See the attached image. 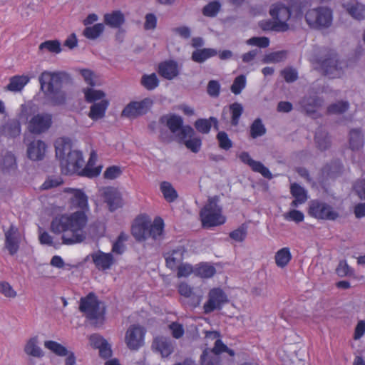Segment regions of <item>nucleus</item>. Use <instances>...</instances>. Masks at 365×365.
<instances>
[{
    "mask_svg": "<svg viewBox=\"0 0 365 365\" xmlns=\"http://www.w3.org/2000/svg\"><path fill=\"white\" fill-rule=\"evenodd\" d=\"M41 90L47 101L53 106L66 103L67 93L63 89L73 84V79L66 72L43 71L38 78Z\"/></svg>",
    "mask_w": 365,
    "mask_h": 365,
    "instance_id": "f257e3e1",
    "label": "nucleus"
},
{
    "mask_svg": "<svg viewBox=\"0 0 365 365\" xmlns=\"http://www.w3.org/2000/svg\"><path fill=\"white\" fill-rule=\"evenodd\" d=\"M88 222V217L84 211H76L69 215H63L54 218L51 224V230L56 234L71 231V236H62L63 244L72 245L80 243L86 239L83 231Z\"/></svg>",
    "mask_w": 365,
    "mask_h": 365,
    "instance_id": "f03ea898",
    "label": "nucleus"
},
{
    "mask_svg": "<svg viewBox=\"0 0 365 365\" xmlns=\"http://www.w3.org/2000/svg\"><path fill=\"white\" fill-rule=\"evenodd\" d=\"M164 223L161 218H156L152 222L145 217L136 218L131 229L135 239L138 242L145 241L152 238L155 241H160L163 236Z\"/></svg>",
    "mask_w": 365,
    "mask_h": 365,
    "instance_id": "7ed1b4c3",
    "label": "nucleus"
},
{
    "mask_svg": "<svg viewBox=\"0 0 365 365\" xmlns=\"http://www.w3.org/2000/svg\"><path fill=\"white\" fill-rule=\"evenodd\" d=\"M316 63L324 76L329 78L341 77L344 73L343 62L337 53L329 48H323L316 57Z\"/></svg>",
    "mask_w": 365,
    "mask_h": 365,
    "instance_id": "20e7f679",
    "label": "nucleus"
},
{
    "mask_svg": "<svg viewBox=\"0 0 365 365\" xmlns=\"http://www.w3.org/2000/svg\"><path fill=\"white\" fill-rule=\"evenodd\" d=\"M79 310L91 322L92 325L98 327L103 324L105 307L93 292L81 298Z\"/></svg>",
    "mask_w": 365,
    "mask_h": 365,
    "instance_id": "39448f33",
    "label": "nucleus"
},
{
    "mask_svg": "<svg viewBox=\"0 0 365 365\" xmlns=\"http://www.w3.org/2000/svg\"><path fill=\"white\" fill-rule=\"evenodd\" d=\"M218 203V196L210 197L207 203L201 209L200 217L204 227H215L225 222V217L222 215V208Z\"/></svg>",
    "mask_w": 365,
    "mask_h": 365,
    "instance_id": "423d86ee",
    "label": "nucleus"
},
{
    "mask_svg": "<svg viewBox=\"0 0 365 365\" xmlns=\"http://www.w3.org/2000/svg\"><path fill=\"white\" fill-rule=\"evenodd\" d=\"M305 20L309 27L312 29H327L332 24L333 12L327 6L311 9L306 12Z\"/></svg>",
    "mask_w": 365,
    "mask_h": 365,
    "instance_id": "0eeeda50",
    "label": "nucleus"
},
{
    "mask_svg": "<svg viewBox=\"0 0 365 365\" xmlns=\"http://www.w3.org/2000/svg\"><path fill=\"white\" fill-rule=\"evenodd\" d=\"M309 214L317 219L327 220H335L339 217V213L331 205L319 200L309 202Z\"/></svg>",
    "mask_w": 365,
    "mask_h": 365,
    "instance_id": "6e6552de",
    "label": "nucleus"
},
{
    "mask_svg": "<svg viewBox=\"0 0 365 365\" xmlns=\"http://www.w3.org/2000/svg\"><path fill=\"white\" fill-rule=\"evenodd\" d=\"M153 104V101L150 98H144L140 101L130 102L123 110L121 116L135 118L148 113Z\"/></svg>",
    "mask_w": 365,
    "mask_h": 365,
    "instance_id": "1a4fd4ad",
    "label": "nucleus"
},
{
    "mask_svg": "<svg viewBox=\"0 0 365 365\" xmlns=\"http://www.w3.org/2000/svg\"><path fill=\"white\" fill-rule=\"evenodd\" d=\"M145 329L137 324L129 327L125 335V342L130 350L136 351L144 344Z\"/></svg>",
    "mask_w": 365,
    "mask_h": 365,
    "instance_id": "9d476101",
    "label": "nucleus"
},
{
    "mask_svg": "<svg viewBox=\"0 0 365 365\" xmlns=\"http://www.w3.org/2000/svg\"><path fill=\"white\" fill-rule=\"evenodd\" d=\"M228 302L227 296L220 288L211 289L208 293V299L203 306L204 313L207 314L215 310H220Z\"/></svg>",
    "mask_w": 365,
    "mask_h": 365,
    "instance_id": "9b49d317",
    "label": "nucleus"
},
{
    "mask_svg": "<svg viewBox=\"0 0 365 365\" xmlns=\"http://www.w3.org/2000/svg\"><path fill=\"white\" fill-rule=\"evenodd\" d=\"M179 143H182L185 147L194 153H197L202 146V139L195 135L194 129L189 125H186L179 134Z\"/></svg>",
    "mask_w": 365,
    "mask_h": 365,
    "instance_id": "f8f14e48",
    "label": "nucleus"
},
{
    "mask_svg": "<svg viewBox=\"0 0 365 365\" xmlns=\"http://www.w3.org/2000/svg\"><path fill=\"white\" fill-rule=\"evenodd\" d=\"M4 247L11 255L16 254L19 250L21 235L19 228L11 224L7 230L4 231Z\"/></svg>",
    "mask_w": 365,
    "mask_h": 365,
    "instance_id": "ddd939ff",
    "label": "nucleus"
},
{
    "mask_svg": "<svg viewBox=\"0 0 365 365\" xmlns=\"http://www.w3.org/2000/svg\"><path fill=\"white\" fill-rule=\"evenodd\" d=\"M52 117L50 114H37L29 122L28 130L34 134H41L46 131L51 125Z\"/></svg>",
    "mask_w": 365,
    "mask_h": 365,
    "instance_id": "4468645a",
    "label": "nucleus"
},
{
    "mask_svg": "<svg viewBox=\"0 0 365 365\" xmlns=\"http://www.w3.org/2000/svg\"><path fill=\"white\" fill-rule=\"evenodd\" d=\"M225 345L220 339L215 342L212 349H205L200 356L201 365H221V359L219 350L220 348H225Z\"/></svg>",
    "mask_w": 365,
    "mask_h": 365,
    "instance_id": "2eb2a0df",
    "label": "nucleus"
},
{
    "mask_svg": "<svg viewBox=\"0 0 365 365\" xmlns=\"http://www.w3.org/2000/svg\"><path fill=\"white\" fill-rule=\"evenodd\" d=\"M269 14L279 24L281 31H285L289 29L287 21L290 18L291 11L287 6L282 4H275L270 9Z\"/></svg>",
    "mask_w": 365,
    "mask_h": 365,
    "instance_id": "dca6fc26",
    "label": "nucleus"
},
{
    "mask_svg": "<svg viewBox=\"0 0 365 365\" xmlns=\"http://www.w3.org/2000/svg\"><path fill=\"white\" fill-rule=\"evenodd\" d=\"M159 122L161 124H165L175 135L177 140H179L178 135L185 127L183 125V119L181 116L175 114L164 115L160 118Z\"/></svg>",
    "mask_w": 365,
    "mask_h": 365,
    "instance_id": "f3484780",
    "label": "nucleus"
},
{
    "mask_svg": "<svg viewBox=\"0 0 365 365\" xmlns=\"http://www.w3.org/2000/svg\"><path fill=\"white\" fill-rule=\"evenodd\" d=\"M239 158L242 162L249 165L256 173H260L264 178L271 180L273 176L269 170L261 162L253 160L247 152H242Z\"/></svg>",
    "mask_w": 365,
    "mask_h": 365,
    "instance_id": "a211bd4d",
    "label": "nucleus"
},
{
    "mask_svg": "<svg viewBox=\"0 0 365 365\" xmlns=\"http://www.w3.org/2000/svg\"><path fill=\"white\" fill-rule=\"evenodd\" d=\"M104 201L107 203L110 211L113 212L122 207L121 194L114 187H106L103 192Z\"/></svg>",
    "mask_w": 365,
    "mask_h": 365,
    "instance_id": "6ab92c4d",
    "label": "nucleus"
},
{
    "mask_svg": "<svg viewBox=\"0 0 365 365\" xmlns=\"http://www.w3.org/2000/svg\"><path fill=\"white\" fill-rule=\"evenodd\" d=\"M46 145L41 140H34L27 145V156L34 161L41 160L46 153Z\"/></svg>",
    "mask_w": 365,
    "mask_h": 365,
    "instance_id": "aec40b11",
    "label": "nucleus"
},
{
    "mask_svg": "<svg viewBox=\"0 0 365 365\" xmlns=\"http://www.w3.org/2000/svg\"><path fill=\"white\" fill-rule=\"evenodd\" d=\"M84 164L82 153L73 150L64 159L61 160V165L66 167L69 170L76 171L81 168Z\"/></svg>",
    "mask_w": 365,
    "mask_h": 365,
    "instance_id": "412c9836",
    "label": "nucleus"
},
{
    "mask_svg": "<svg viewBox=\"0 0 365 365\" xmlns=\"http://www.w3.org/2000/svg\"><path fill=\"white\" fill-rule=\"evenodd\" d=\"M186 250L183 246H179L172 251L164 254L167 267L175 269L182 263Z\"/></svg>",
    "mask_w": 365,
    "mask_h": 365,
    "instance_id": "4be33fe9",
    "label": "nucleus"
},
{
    "mask_svg": "<svg viewBox=\"0 0 365 365\" xmlns=\"http://www.w3.org/2000/svg\"><path fill=\"white\" fill-rule=\"evenodd\" d=\"M348 146L352 151H359L364 145V135L361 128H351L347 135Z\"/></svg>",
    "mask_w": 365,
    "mask_h": 365,
    "instance_id": "5701e85b",
    "label": "nucleus"
},
{
    "mask_svg": "<svg viewBox=\"0 0 365 365\" xmlns=\"http://www.w3.org/2000/svg\"><path fill=\"white\" fill-rule=\"evenodd\" d=\"M346 12L357 20L365 19V6L356 0L344 1L342 4Z\"/></svg>",
    "mask_w": 365,
    "mask_h": 365,
    "instance_id": "b1692460",
    "label": "nucleus"
},
{
    "mask_svg": "<svg viewBox=\"0 0 365 365\" xmlns=\"http://www.w3.org/2000/svg\"><path fill=\"white\" fill-rule=\"evenodd\" d=\"M91 256L96 268L98 269H108L114 262L113 257L110 253H104L98 251L91 254Z\"/></svg>",
    "mask_w": 365,
    "mask_h": 365,
    "instance_id": "393cba45",
    "label": "nucleus"
},
{
    "mask_svg": "<svg viewBox=\"0 0 365 365\" xmlns=\"http://www.w3.org/2000/svg\"><path fill=\"white\" fill-rule=\"evenodd\" d=\"M158 73L165 79H173L179 74L177 62L170 60L160 63L158 66Z\"/></svg>",
    "mask_w": 365,
    "mask_h": 365,
    "instance_id": "a878e982",
    "label": "nucleus"
},
{
    "mask_svg": "<svg viewBox=\"0 0 365 365\" xmlns=\"http://www.w3.org/2000/svg\"><path fill=\"white\" fill-rule=\"evenodd\" d=\"M65 192H71L73 194L71 197V203L73 207H78L81 209V211L88 210V198L84 192L80 190H75L72 188L65 189Z\"/></svg>",
    "mask_w": 365,
    "mask_h": 365,
    "instance_id": "bb28decb",
    "label": "nucleus"
},
{
    "mask_svg": "<svg viewBox=\"0 0 365 365\" xmlns=\"http://www.w3.org/2000/svg\"><path fill=\"white\" fill-rule=\"evenodd\" d=\"M104 24L110 28L119 29L125 21V16L120 10L113 11L103 16Z\"/></svg>",
    "mask_w": 365,
    "mask_h": 365,
    "instance_id": "cd10ccee",
    "label": "nucleus"
},
{
    "mask_svg": "<svg viewBox=\"0 0 365 365\" xmlns=\"http://www.w3.org/2000/svg\"><path fill=\"white\" fill-rule=\"evenodd\" d=\"M153 347L158 351L162 357L169 356L174 351L171 341L165 337H156L153 342Z\"/></svg>",
    "mask_w": 365,
    "mask_h": 365,
    "instance_id": "c85d7f7f",
    "label": "nucleus"
},
{
    "mask_svg": "<svg viewBox=\"0 0 365 365\" xmlns=\"http://www.w3.org/2000/svg\"><path fill=\"white\" fill-rule=\"evenodd\" d=\"M298 105L301 111L311 115L320 106V99L317 96H305L299 101Z\"/></svg>",
    "mask_w": 365,
    "mask_h": 365,
    "instance_id": "c756f323",
    "label": "nucleus"
},
{
    "mask_svg": "<svg viewBox=\"0 0 365 365\" xmlns=\"http://www.w3.org/2000/svg\"><path fill=\"white\" fill-rule=\"evenodd\" d=\"M21 133V124L16 119L9 120L0 127V134L9 138H16Z\"/></svg>",
    "mask_w": 365,
    "mask_h": 365,
    "instance_id": "7c9ffc66",
    "label": "nucleus"
},
{
    "mask_svg": "<svg viewBox=\"0 0 365 365\" xmlns=\"http://www.w3.org/2000/svg\"><path fill=\"white\" fill-rule=\"evenodd\" d=\"M56 156L60 160L64 159L72 150L71 140L68 138H60L55 143Z\"/></svg>",
    "mask_w": 365,
    "mask_h": 365,
    "instance_id": "2f4dec72",
    "label": "nucleus"
},
{
    "mask_svg": "<svg viewBox=\"0 0 365 365\" xmlns=\"http://www.w3.org/2000/svg\"><path fill=\"white\" fill-rule=\"evenodd\" d=\"M109 101L108 100H101L94 103L90 107L88 117L93 120H98L105 116L106 111L108 107Z\"/></svg>",
    "mask_w": 365,
    "mask_h": 365,
    "instance_id": "473e14b6",
    "label": "nucleus"
},
{
    "mask_svg": "<svg viewBox=\"0 0 365 365\" xmlns=\"http://www.w3.org/2000/svg\"><path fill=\"white\" fill-rule=\"evenodd\" d=\"M290 192L294 197V200L291 202V206L293 207H298L299 205L304 203L307 200V191L297 183L291 185Z\"/></svg>",
    "mask_w": 365,
    "mask_h": 365,
    "instance_id": "72a5a7b5",
    "label": "nucleus"
},
{
    "mask_svg": "<svg viewBox=\"0 0 365 365\" xmlns=\"http://www.w3.org/2000/svg\"><path fill=\"white\" fill-rule=\"evenodd\" d=\"M217 51L215 48H199L194 51L191 56V59L196 63H202L207 59L215 56Z\"/></svg>",
    "mask_w": 365,
    "mask_h": 365,
    "instance_id": "f704fd0d",
    "label": "nucleus"
},
{
    "mask_svg": "<svg viewBox=\"0 0 365 365\" xmlns=\"http://www.w3.org/2000/svg\"><path fill=\"white\" fill-rule=\"evenodd\" d=\"M314 141L317 148L322 151L329 149L331 145L329 134L322 128L316 131Z\"/></svg>",
    "mask_w": 365,
    "mask_h": 365,
    "instance_id": "c9c22d12",
    "label": "nucleus"
},
{
    "mask_svg": "<svg viewBox=\"0 0 365 365\" xmlns=\"http://www.w3.org/2000/svg\"><path fill=\"white\" fill-rule=\"evenodd\" d=\"M38 337L34 336L30 338L24 346V351L26 354L36 357L41 358L43 356V352L42 349L38 346Z\"/></svg>",
    "mask_w": 365,
    "mask_h": 365,
    "instance_id": "e433bc0d",
    "label": "nucleus"
},
{
    "mask_svg": "<svg viewBox=\"0 0 365 365\" xmlns=\"http://www.w3.org/2000/svg\"><path fill=\"white\" fill-rule=\"evenodd\" d=\"M104 30V24L98 23L92 26H86L83 31V35L88 39L96 40L103 34Z\"/></svg>",
    "mask_w": 365,
    "mask_h": 365,
    "instance_id": "4c0bfd02",
    "label": "nucleus"
},
{
    "mask_svg": "<svg viewBox=\"0 0 365 365\" xmlns=\"http://www.w3.org/2000/svg\"><path fill=\"white\" fill-rule=\"evenodd\" d=\"M29 81V78L26 76H15L10 79V83L7 85L6 89L14 92H18Z\"/></svg>",
    "mask_w": 365,
    "mask_h": 365,
    "instance_id": "58836bf2",
    "label": "nucleus"
},
{
    "mask_svg": "<svg viewBox=\"0 0 365 365\" xmlns=\"http://www.w3.org/2000/svg\"><path fill=\"white\" fill-rule=\"evenodd\" d=\"M160 189L164 198L168 202H173L178 197L177 191L169 182H162L160 185Z\"/></svg>",
    "mask_w": 365,
    "mask_h": 365,
    "instance_id": "ea45409f",
    "label": "nucleus"
},
{
    "mask_svg": "<svg viewBox=\"0 0 365 365\" xmlns=\"http://www.w3.org/2000/svg\"><path fill=\"white\" fill-rule=\"evenodd\" d=\"M274 259L276 264L279 267L283 268L286 267L292 259L289 249L287 247L280 249L276 252Z\"/></svg>",
    "mask_w": 365,
    "mask_h": 365,
    "instance_id": "a19ab883",
    "label": "nucleus"
},
{
    "mask_svg": "<svg viewBox=\"0 0 365 365\" xmlns=\"http://www.w3.org/2000/svg\"><path fill=\"white\" fill-rule=\"evenodd\" d=\"M85 100L88 103H97V101L105 100V93L101 90H96L92 88L83 89Z\"/></svg>",
    "mask_w": 365,
    "mask_h": 365,
    "instance_id": "79ce46f5",
    "label": "nucleus"
},
{
    "mask_svg": "<svg viewBox=\"0 0 365 365\" xmlns=\"http://www.w3.org/2000/svg\"><path fill=\"white\" fill-rule=\"evenodd\" d=\"M96 160L97 155L94 152H92L86 166L81 172L82 175L93 178L99 175L101 168H96L95 169H91L90 168L95 164Z\"/></svg>",
    "mask_w": 365,
    "mask_h": 365,
    "instance_id": "37998d69",
    "label": "nucleus"
},
{
    "mask_svg": "<svg viewBox=\"0 0 365 365\" xmlns=\"http://www.w3.org/2000/svg\"><path fill=\"white\" fill-rule=\"evenodd\" d=\"M39 52L47 51L53 53H59L61 51V43L58 40H48L41 43L38 46Z\"/></svg>",
    "mask_w": 365,
    "mask_h": 365,
    "instance_id": "c03bdc74",
    "label": "nucleus"
},
{
    "mask_svg": "<svg viewBox=\"0 0 365 365\" xmlns=\"http://www.w3.org/2000/svg\"><path fill=\"white\" fill-rule=\"evenodd\" d=\"M1 168L6 172H11L16 169V160L14 155L7 152L3 156L1 162Z\"/></svg>",
    "mask_w": 365,
    "mask_h": 365,
    "instance_id": "a18cd8bd",
    "label": "nucleus"
},
{
    "mask_svg": "<svg viewBox=\"0 0 365 365\" xmlns=\"http://www.w3.org/2000/svg\"><path fill=\"white\" fill-rule=\"evenodd\" d=\"M44 346L59 356H65L68 354L67 349L55 341H45Z\"/></svg>",
    "mask_w": 365,
    "mask_h": 365,
    "instance_id": "49530a36",
    "label": "nucleus"
},
{
    "mask_svg": "<svg viewBox=\"0 0 365 365\" xmlns=\"http://www.w3.org/2000/svg\"><path fill=\"white\" fill-rule=\"evenodd\" d=\"M266 133V128L260 118L254 120L250 126V135L252 138L262 136Z\"/></svg>",
    "mask_w": 365,
    "mask_h": 365,
    "instance_id": "de8ad7c7",
    "label": "nucleus"
},
{
    "mask_svg": "<svg viewBox=\"0 0 365 365\" xmlns=\"http://www.w3.org/2000/svg\"><path fill=\"white\" fill-rule=\"evenodd\" d=\"M140 82L143 87L149 91L155 89L158 86L159 84V81L155 73H152L150 75H143L141 78Z\"/></svg>",
    "mask_w": 365,
    "mask_h": 365,
    "instance_id": "09e8293b",
    "label": "nucleus"
},
{
    "mask_svg": "<svg viewBox=\"0 0 365 365\" xmlns=\"http://www.w3.org/2000/svg\"><path fill=\"white\" fill-rule=\"evenodd\" d=\"M287 52L286 51L272 52L264 57L263 62L266 63H279L284 61L287 58Z\"/></svg>",
    "mask_w": 365,
    "mask_h": 365,
    "instance_id": "8fccbe9b",
    "label": "nucleus"
},
{
    "mask_svg": "<svg viewBox=\"0 0 365 365\" xmlns=\"http://www.w3.org/2000/svg\"><path fill=\"white\" fill-rule=\"evenodd\" d=\"M230 110L232 115L231 123L232 125H237L241 115L243 113V106L239 103H234L230 106Z\"/></svg>",
    "mask_w": 365,
    "mask_h": 365,
    "instance_id": "3c124183",
    "label": "nucleus"
},
{
    "mask_svg": "<svg viewBox=\"0 0 365 365\" xmlns=\"http://www.w3.org/2000/svg\"><path fill=\"white\" fill-rule=\"evenodd\" d=\"M245 86H246L245 76L244 75H240L235 78L233 83L230 87V90L234 94L238 95L245 88Z\"/></svg>",
    "mask_w": 365,
    "mask_h": 365,
    "instance_id": "603ef678",
    "label": "nucleus"
},
{
    "mask_svg": "<svg viewBox=\"0 0 365 365\" xmlns=\"http://www.w3.org/2000/svg\"><path fill=\"white\" fill-rule=\"evenodd\" d=\"M220 4L217 1H212L205 6L202 9V14L205 16L214 17L220 9Z\"/></svg>",
    "mask_w": 365,
    "mask_h": 365,
    "instance_id": "864d4df0",
    "label": "nucleus"
},
{
    "mask_svg": "<svg viewBox=\"0 0 365 365\" xmlns=\"http://www.w3.org/2000/svg\"><path fill=\"white\" fill-rule=\"evenodd\" d=\"M349 107L346 101H339L333 103L328 107V112L331 114H341L346 112Z\"/></svg>",
    "mask_w": 365,
    "mask_h": 365,
    "instance_id": "5fc2aeb1",
    "label": "nucleus"
},
{
    "mask_svg": "<svg viewBox=\"0 0 365 365\" xmlns=\"http://www.w3.org/2000/svg\"><path fill=\"white\" fill-rule=\"evenodd\" d=\"M195 272L201 277L208 278L214 275L215 273V269L214 267L207 264H202L195 269Z\"/></svg>",
    "mask_w": 365,
    "mask_h": 365,
    "instance_id": "6e6d98bb",
    "label": "nucleus"
},
{
    "mask_svg": "<svg viewBox=\"0 0 365 365\" xmlns=\"http://www.w3.org/2000/svg\"><path fill=\"white\" fill-rule=\"evenodd\" d=\"M287 83H293L298 79V72L292 67H287L280 71Z\"/></svg>",
    "mask_w": 365,
    "mask_h": 365,
    "instance_id": "4d7b16f0",
    "label": "nucleus"
},
{
    "mask_svg": "<svg viewBox=\"0 0 365 365\" xmlns=\"http://www.w3.org/2000/svg\"><path fill=\"white\" fill-rule=\"evenodd\" d=\"M195 127L198 132L207 134L210 132L212 124L210 118H199L195 122Z\"/></svg>",
    "mask_w": 365,
    "mask_h": 365,
    "instance_id": "13d9d810",
    "label": "nucleus"
},
{
    "mask_svg": "<svg viewBox=\"0 0 365 365\" xmlns=\"http://www.w3.org/2000/svg\"><path fill=\"white\" fill-rule=\"evenodd\" d=\"M336 272L341 277L354 276V270L347 264L345 260L339 262L336 269Z\"/></svg>",
    "mask_w": 365,
    "mask_h": 365,
    "instance_id": "bf43d9fd",
    "label": "nucleus"
},
{
    "mask_svg": "<svg viewBox=\"0 0 365 365\" xmlns=\"http://www.w3.org/2000/svg\"><path fill=\"white\" fill-rule=\"evenodd\" d=\"M217 139L220 148L227 150L232 147V142L228 138V135L225 132H219L217 135Z\"/></svg>",
    "mask_w": 365,
    "mask_h": 365,
    "instance_id": "052dcab7",
    "label": "nucleus"
},
{
    "mask_svg": "<svg viewBox=\"0 0 365 365\" xmlns=\"http://www.w3.org/2000/svg\"><path fill=\"white\" fill-rule=\"evenodd\" d=\"M220 84L217 81L211 80L208 82L207 92L211 97L217 98L220 95Z\"/></svg>",
    "mask_w": 365,
    "mask_h": 365,
    "instance_id": "680f3d73",
    "label": "nucleus"
},
{
    "mask_svg": "<svg viewBox=\"0 0 365 365\" xmlns=\"http://www.w3.org/2000/svg\"><path fill=\"white\" fill-rule=\"evenodd\" d=\"M286 220L294 221L297 223L301 222L304 220V214L299 210H292L288 212L283 215Z\"/></svg>",
    "mask_w": 365,
    "mask_h": 365,
    "instance_id": "e2e57ef3",
    "label": "nucleus"
},
{
    "mask_svg": "<svg viewBox=\"0 0 365 365\" xmlns=\"http://www.w3.org/2000/svg\"><path fill=\"white\" fill-rule=\"evenodd\" d=\"M247 235V228L244 226H240L237 230L230 233V237L237 242H242Z\"/></svg>",
    "mask_w": 365,
    "mask_h": 365,
    "instance_id": "0e129e2a",
    "label": "nucleus"
},
{
    "mask_svg": "<svg viewBox=\"0 0 365 365\" xmlns=\"http://www.w3.org/2000/svg\"><path fill=\"white\" fill-rule=\"evenodd\" d=\"M247 44L257 46L260 48H267L269 46V40L267 37H252L247 40Z\"/></svg>",
    "mask_w": 365,
    "mask_h": 365,
    "instance_id": "69168bd1",
    "label": "nucleus"
},
{
    "mask_svg": "<svg viewBox=\"0 0 365 365\" xmlns=\"http://www.w3.org/2000/svg\"><path fill=\"white\" fill-rule=\"evenodd\" d=\"M0 292L6 297L14 298L16 296V291L6 282H0Z\"/></svg>",
    "mask_w": 365,
    "mask_h": 365,
    "instance_id": "338daca9",
    "label": "nucleus"
},
{
    "mask_svg": "<svg viewBox=\"0 0 365 365\" xmlns=\"http://www.w3.org/2000/svg\"><path fill=\"white\" fill-rule=\"evenodd\" d=\"M354 189L359 197L365 200V179L358 180L354 183Z\"/></svg>",
    "mask_w": 365,
    "mask_h": 365,
    "instance_id": "774afa93",
    "label": "nucleus"
}]
</instances>
